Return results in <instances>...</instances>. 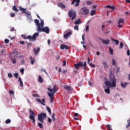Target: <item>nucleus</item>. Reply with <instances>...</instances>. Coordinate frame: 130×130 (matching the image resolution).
<instances>
[{
    "label": "nucleus",
    "mask_w": 130,
    "mask_h": 130,
    "mask_svg": "<svg viewBox=\"0 0 130 130\" xmlns=\"http://www.w3.org/2000/svg\"><path fill=\"white\" fill-rule=\"evenodd\" d=\"M39 82L40 83H43V79L41 77V76H39Z\"/></svg>",
    "instance_id": "72a5a7b5"
},
{
    "label": "nucleus",
    "mask_w": 130,
    "mask_h": 130,
    "mask_svg": "<svg viewBox=\"0 0 130 130\" xmlns=\"http://www.w3.org/2000/svg\"><path fill=\"white\" fill-rule=\"evenodd\" d=\"M121 86L122 88H125L126 87V86H127V83H126V82H124V83H121Z\"/></svg>",
    "instance_id": "393cba45"
},
{
    "label": "nucleus",
    "mask_w": 130,
    "mask_h": 130,
    "mask_svg": "<svg viewBox=\"0 0 130 130\" xmlns=\"http://www.w3.org/2000/svg\"><path fill=\"white\" fill-rule=\"evenodd\" d=\"M126 3L127 4H130V1L129 0H125Z\"/></svg>",
    "instance_id": "774afa93"
},
{
    "label": "nucleus",
    "mask_w": 130,
    "mask_h": 130,
    "mask_svg": "<svg viewBox=\"0 0 130 130\" xmlns=\"http://www.w3.org/2000/svg\"><path fill=\"white\" fill-rule=\"evenodd\" d=\"M100 40L102 41V43L106 44V45H108V44L110 43V40L109 39L103 40L102 39H100Z\"/></svg>",
    "instance_id": "ddd939ff"
},
{
    "label": "nucleus",
    "mask_w": 130,
    "mask_h": 130,
    "mask_svg": "<svg viewBox=\"0 0 130 130\" xmlns=\"http://www.w3.org/2000/svg\"><path fill=\"white\" fill-rule=\"evenodd\" d=\"M27 47H29V46H31L32 45V44L31 43H27Z\"/></svg>",
    "instance_id": "4d7b16f0"
},
{
    "label": "nucleus",
    "mask_w": 130,
    "mask_h": 130,
    "mask_svg": "<svg viewBox=\"0 0 130 130\" xmlns=\"http://www.w3.org/2000/svg\"><path fill=\"white\" fill-rule=\"evenodd\" d=\"M29 119L30 120L32 121V123L34 124H35V121H36V120L35 119V116H36V115L35 113H34V112L32 111L31 109L29 110Z\"/></svg>",
    "instance_id": "423d86ee"
},
{
    "label": "nucleus",
    "mask_w": 130,
    "mask_h": 130,
    "mask_svg": "<svg viewBox=\"0 0 130 130\" xmlns=\"http://www.w3.org/2000/svg\"><path fill=\"white\" fill-rule=\"evenodd\" d=\"M109 50H110V53L111 54V55H113V50L111 49V47L109 48Z\"/></svg>",
    "instance_id": "ea45409f"
},
{
    "label": "nucleus",
    "mask_w": 130,
    "mask_h": 130,
    "mask_svg": "<svg viewBox=\"0 0 130 130\" xmlns=\"http://www.w3.org/2000/svg\"><path fill=\"white\" fill-rule=\"evenodd\" d=\"M39 51H40V48H39V47H37V50H36V49H34V52L35 53V55H37V53H38V52H39Z\"/></svg>",
    "instance_id": "6ab92c4d"
},
{
    "label": "nucleus",
    "mask_w": 130,
    "mask_h": 130,
    "mask_svg": "<svg viewBox=\"0 0 130 130\" xmlns=\"http://www.w3.org/2000/svg\"><path fill=\"white\" fill-rule=\"evenodd\" d=\"M123 48V42H120V45H119V49H122Z\"/></svg>",
    "instance_id": "4c0bfd02"
},
{
    "label": "nucleus",
    "mask_w": 130,
    "mask_h": 130,
    "mask_svg": "<svg viewBox=\"0 0 130 130\" xmlns=\"http://www.w3.org/2000/svg\"><path fill=\"white\" fill-rule=\"evenodd\" d=\"M105 84L108 87H111V88H115V87H116V79L115 77L111 78L110 81L106 80Z\"/></svg>",
    "instance_id": "f03ea898"
},
{
    "label": "nucleus",
    "mask_w": 130,
    "mask_h": 130,
    "mask_svg": "<svg viewBox=\"0 0 130 130\" xmlns=\"http://www.w3.org/2000/svg\"><path fill=\"white\" fill-rule=\"evenodd\" d=\"M25 71V70L24 69H21L20 70V73H21V74H24V71Z\"/></svg>",
    "instance_id": "6e6d98bb"
},
{
    "label": "nucleus",
    "mask_w": 130,
    "mask_h": 130,
    "mask_svg": "<svg viewBox=\"0 0 130 130\" xmlns=\"http://www.w3.org/2000/svg\"><path fill=\"white\" fill-rule=\"evenodd\" d=\"M96 14V11L92 10L90 13V16H94Z\"/></svg>",
    "instance_id": "e433bc0d"
},
{
    "label": "nucleus",
    "mask_w": 130,
    "mask_h": 130,
    "mask_svg": "<svg viewBox=\"0 0 130 130\" xmlns=\"http://www.w3.org/2000/svg\"><path fill=\"white\" fill-rule=\"evenodd\" d=\"M19 10L20 11H21L22 13L24 14H25L27 12H26V9L25 8H22V7H19Z\"/></svg>",
    "instance_id": "a878e982"
},
{
    "label": "nucleus",
    "mask_w": 130,
    "mask_h": 130,
    "mask_svg": "<svg viewBox=\"0 0 130 130\" xmlns=\"http://www.w3.org/2000/svg\"><path fill=\"white\" fill-rule=\"evenodd\" d=\"M66 64H67V61H63V67H66Z\"/></svg>",
    "instance_id": "13d9d810"
},
{
    "label": "nucleus",
    "mask_w": 130,
    "mask_h": 130,
    "mask_svg": "<svg viewBox=\"0 0 130 130\" xmlns=\"http://www.w3.org/2000/svg\"><path fill=\"white\" fill-rule=\"evenodd\" d=\"M113 66H115L116 64V62H115V59H113Z\"/></svg>",
    "instance_id": "8fccbe9b"
},
{
    "label": "nucleus",
    "mask_w": 130,
    "mask_h": 130,
    "mask_svg": "<svg viewBox=\"0 0 130 130\" xmlns=\"http://www.w3.org/2000/svg\"><path fill=\"white\" fill-rule=\"evenodd\" d=\"M38 32H45L47 34H48L50 31L49 28L48 27L46 26L45 27H39V29H37Z\"/></svg>",
    "instance_id": "6e6552de"
},
{
    "label": "nucleus",
    "mask_w": 130,
    "mask_h": 130,
    "mask_svg": "<svg viewBox=\"0 0 130 130\" xmlns=\"http://www.w3.org/2000/svg\"><path fill=\"white\" fill-rule=\"evenodd\" d=\"M9 94H11L12 95H14V91H13V90H10V92H9Z\"/></svg>",
    "instance_id": "864d4df0"
},
{
    "label": "nucleus",
    "mask_w": 130,
    "mask_h": 130,
    "mask_svg": "<svg viewBox=\"0 0 130 130\" xmlns=\"http://www.w3.org/2000/svg\"><path fill=\"white\" fill-rule=\"evenodd\" d=\"M47 111L49 112V113H50V114H51V110H50V108H49V107H47Z\"/></svg>",
    "instance_id": "a19ab883"
},
{
    "label": "nucleus",
    "mask_w": 130,
    "mask_h": 130,
    "mask_svg": "<svg viewBox=\"0 0 130 130\" xmlns=\"http://www.w3.org/2000/svg\"><path fill=\"white\" fill-rule=\"evenodd\" d=\"M18 82L20 83V87H23L24 85L23 84V81L21 80V77H19Z\"/></svg>",
    "instance_id": "b1692460"
},
{
    "label": "nucleus",
    "mask_w": 130,
    "mask_h": 130,
    "mask_svg": "<svg viewBox=\"0 0 130 130\" xmlns=\"http://www.w3.org/2000/svg\"><path fill=\"white\" fill-rule=\"evenodd\" d=\"M12 9L13 11L16 12V13H17V12L19 11V9H17V7H16V6H13Z\"/></svg>",
    "instance_id": "c756f323"
},
{
    "label": "nucleus",
    "mask_w": 130,
    "mask_h": 130,
    "mask_svg": "<svg viewBox=\"0 0 130 130\" xmlns=\"http://www.w3.org/2000/svg\"><path fill=\"white\" fill-rule=\"evenodd\" d=\"M71 35H72V32L69 31V32H67V34L64 35L63 38H64V39H68V38L69 37H70V36H71Z\"/></svg>",
    "instance_id": "2eb2a0df"
},
{
    "label": "nucleus",
    "mask_w": 130,
    "mask_h": 130,
    "mask_svg": "<svg viewBox=\"0 0 130 130\" xmlns=\"http://www.w3.org/2000/svg\"><path fill=\"white\" fill-rule=\"evenodd\" d=\"M127 122L128 124L126 126V128H128L130 126V119L127 120Z\"/></svg>",
    "instance_id": "2f4dec72"
},
{
    "label": "nucleus",
    "mask_w": 130,
    "mask_h": 130,
    "mask_svg": "<svg viewBox=\"0 0 130 130\" xmlns=\"http://www.w3.org/2000/svg\"><path fill=\"white\" fill-rule=\"evenodd\" d=\"M105 92L107 93V94H110V89H109V88H106L105 89Z\"/></svg>",
    "instance_id": "f704fd0d"
},
{
    "label": "nucleus",
    "mask_w": 130,
    "mask_h": 130,
    "mask_svg": "<svg viewBox=\"0 0 130 130\" xmlns=\"http://www.w3.org/2000/svg\"><path fill=\"white\" fill-rule=\"evenodd\" d=\"M80 67H83L84 71L87 70V62L85 61L84 63L83 62H78L77 63L74 64V67L76 70H79L80 69Z\"/></svg>",
    "instance_id": "20e7f679"
},
{
    "label": "nucleus",
    "mask_w": 130,
    "mask_h": 130,
    "mask_svg": "<svg viewBox=\"0 0 130 130\" xmlns=\"http://www.w3.org/2000/svg\"><path fill=\"white\" fill-rule=\"evenodd\" d=\"M32 96L33 97H39V94H36V93H34V94H32Z\"/></svg>",
    "instance_id": "49530a36"
},
{
    "label": "nucleus",
    "mask_w": 130,
    "mask_h": 130,
    "mask_svg": "<svg viewBox=\"0 0 130 130\" xmlns=\"http://www.w3.org/2000/svg\"><path fill=\"white\" fill-rule=\"evenodd\" d=\"M111 39L112 41H114V42H115L116 45H118V44H119V41L114 39L112 38H111Z\"/></svg>",
    "instance_id": "4be33fe9"
},
{
    "label": "nucleus",
    "mask_w": 130,
    "mask_h": 130,
    "mask_svg": "<svg viewBox=\"0 0 130 130\" xmlns=\"http://www.w3.org/2000/svg\"><path fill=\"white\" fill-rule=\"evenodd\" d=\"M81 11H82V15H88L89 14V10L86 7H83L81 8Z\"/></svg>",
    "instance_id": "1a4fd4ad"
},
{
    "label": "nucleus",
    "mask_w": 130,
    "mask_h": 130,
    "mask_svg": "<svg viewBox=\"0 0 130 130\" xmlns=\"http://www.w3.org/2000/svg\"><path fill=\"white\" fill-rule=\"evenodd\" d=\"M10 16L11 17H12V18H14V17H15V13H12L10 14Z\"/></svg>",
    "instance_id": "603ef678"
},
{
    "label": "nucleus",
    "mask_w": 130,
    "mask_h": 130,
    "mask_svg": "<svg viewBox=\"0 0 130 130\" xmlns=\"http://www.w3.org/2000/svg\"><path fill=\"white\" fill-rule=\"evenodd\" d=\"M24 63H25V61H24V60H21V64H24Z\"/></svg>",
    "instance_id": "e2e57ef3"
},
{
    "label": "nucleus",
    "mask_w": 130,
    "mask_h": 130,
    "mask_svg": "<svg viewBox=\"0 0 130 130\" xmlns=\"http://www.w3.org/2000/svg\"><path fill=\"white\" fill-rule=\"evenodd\" d=\"M14 76L15 78H16V79H18V76H19V74L18 73H14Z\"/></svg>",
    "instance_id": "37998d69"
},
{
    "label": "nucleus",
    "mask_w": 130,
    "mask_h": 130,
    "mask_svg": "<svg viewBox=\"0 0 130 130\" xmlns=\"http://www.w3.org/2000/svg\"><path fill=\"white\" fill-rule=\"evenodd\" d=\"M14 30H15V28H14V27H12V28L10 29L11 32H13V31H14Z\"/></svg>",
    "instance_id": "338daca9"
},
{
    "label": "nucleus",
    "mask_w": 130,
    "mask_h": 130,
    "mask_svg": "<svg viewBox=\"0 0 130 130\" xmlns=\"http://www.w3.org/2000/svg\"><path fill=\"white\" fill-rule=\"evenodd\" d=\"M12 55H14L16 57H20V53L18 51L15 50L12 52Z\"/></svg>",
    "instance_id": "4468645a"
},
{
    "label": "nucleus",
    "mask_w": 130,
    "mask_h": 130,
    "mask_svg": "<svg viewBox=\"0 0 130 130\" xmlns=\"http://www.w3.org/2000/svg\"><path fill=\"white\" fill-rule=\"evenodd\" d=\"M48 120L49 123H51L52 120H51V119H50V118H48Z\"/></svg>",
    "instance_id": "680f3d73"
},
{
    "label": "nucleus",
    "mask_w": 130,
    "mask_h": 130,
    "mask_svg": "<svg viewBox=\"0 0 130 130\" xmlns=\"http://www.w3.org/2000/svg\"><path fill=\"white\" fill-rule=\"evenodd\" d=\"M30 62L31 64H33L35 61H36V59L35 58H32V56L30 57Z\"/></svg>",
    "instance_id": "aec40b11"
},
{
    "label": "nucleus",
    "mask_w": 130,
    "mask_h": 130,
    "mask_svg": "<svg viewBox=\"0 0 130 130\" xmlns=\"http://www.w3.org/2000/svg\"><path fill=\"white\" fill-rule=\"evenodd\" d=\"M68 15L71 18L72 21H74L77 18V13L75 10H71L69 11Z\"/></svg>",
    "instance_id": "39448f33"
},
{
    "label": "nucleus",
    "mask_w": 130,
    "mask_h": 130,
    "mask_svg": "<svg viewBox=\"0 0 130 130\" xmlns=\"http://www.w3.org/2000/svg\"><path fill=\"white\" fill-rule=\"evenodd\" d=\"M58 7L61 8V9H66V5L62 3H59L58 4Z\"/></svg>",
    "instance_id": "412c9836"
},
{
    "label": "nucleus",
    "mask_w": 130,
    "mask_h": 130,
    "mask_svg": "<svg viewBox=\"0 0 130 130\" xmlns=\"http://www.w3.org/2000/svg\"><path fill=\"white\" fill-rule=\"evenodd\" d=\"M6 124H9V123H10V122H11V119H7L6 120Z\"/></svg>",
    "instance_id": "79ce46f5"
},
{
    "label": "nucleus",
    "mask_w": 130,
    "mask_h": 130,
    "mask_svg": "<svg viewBox=\"0 0 130 130\" xmlns=\"http://www.w3.org/2000/svg\"><path fill=\"white\" fill-rule=\"evenodd\" d=\"M127 55H128V56L130 55L129 50H127Z\"/></svg>",
    "instance_id": "0e129e2a"
},
{
    "label": "nucleus",
    "mask_w": 130,
    "mask_h": 130,
    "mask_svg": "<svg viewBox=\"0 0 130 130\" xmlns=\"http://www.w3.org/2000/svg\"><path fill=\"white\" fill-rule=\"evenodd\" d=\"M102 64L104 67V69H107L108 68V64L106 61L102 62Z\"/></svg>",
    "instance_id": "5701e85b"
},
{
    "label": "nucleus",
    "mask_w": 130,
    "mask_h": 130,
    "mask_svg": "<svg viewBox=\"0 0 130 130\" xmlns=\"http://www.w3.org/2000/svg\"><path fill=\"white\" fill-rule=\"evenodd\" d=\"M37 36H39V33L38 32H35L32 36H26L24 35H21V37H22L24 39H29L30 41L36 40V39H37Z\"/></svg>",
    "instance_id": "7ed1b4c3"
},
{
    "label": "nucleus",
    "mask_w": 130,
    "mask_h": 130,
    "mask_svg": "<svg viewBox=\"0 0 130 130\" xmlns=\"http://www.w3.org/2000/svg\"><path fill=\"white\" fill-rule=\"evenodd\" d=\"M47 90L50 92V93L48 92V95L50 98V102L51 103H53V96H54V94L56 93L57 91V89H56V86L53 85V88L51 87V85H49L47 88Z\"/></svg>",
    "instance_id": "f257e3e1"
},
{
    "label": "nucleus",
    "mask_w": 130,
    "mask_h": 130,
    "mask_svg": "<svg viewBox=\"0 0 130 130\" xmlns=\"http://www.w3.org/2000/svg\"><path fill=\"white\" fill-rule=\"evenodd\" d=\"M38 125L40 128H43V125L42 124V123H38Z\"/></svg>",
    "instance_id": "58836bf2"
},
{
    "label": "nucleus",
    "mask_w": 130,
    "mask_h": 130,
    "mask_svg": "<svg viewBox=\"0 0 130 130\" xmlns=\"http://www.w3.org/2000/svg\"><path fill=\"white\" fill-rule=\"evenodd\" d=\"M69 49V46L67 45H61L60 49Z\"/></svg>",
    "instance_id": "a211bd4d"
},
{
    "label": "nucleus",
    "mask_w": 130,
    "mask_h": 130,
    "mask_svg": "<svg viewBox=\"0 0 130 130\" xmlns=\"http://www.w3.org/2000/svg\"><path fill=\"white\" fill-rule=\"evenodd\" d=\"M11 59L14 64H15V63H17V60H16V58H13L11 57Z\"/></svg>",
    "instance_id": "bb28decb"
},
{
    "label": "nucleus",
    "mask_w": 130,
    "mask_h": 130,
    "mask_svg": "<svg viewBox=\"0 0 130 130\" xmlns=\"http://www.w3.org/2000/svg\"><path fill=\"white\" fill-rule=\"evenodd\" d=\"M82 40L83 41H85V36L84 35H82Z\"/></svg>",
    "instance_id": "69168bd1"
},
{
    "label": "nucleus",
    "mask_w": 130,
    "mask_h": 130,
    "mask_svg": "<svg viewBox=\"0 0 130 130\" xmlns=\"http://www.w3.org/2000/svg\"><path fill=\"white\" fill-rule=\"evenodd\" d=\"M52 120L53 121H55V120H56V119L55 118V114H54V113H53L52 114Z\"/></svg>",
    "instance_id": "c85d7f7f"
},
{
    "label": "nucleus",
    "mask_w": 130,
    "mask_h": 130,
    "mask_svg": "<svg viewBox=\"0 0 130 130\" xmlns=\"http://www.w3.org/2000/svg\"><path fill=\"white\" fill-rule=\"evenodd\" d=\"M8 76L9 78H13V74L12 73H8Z\"/></svg>",
    "instance_id": "c03bdc74"
},
{
    "label": "nucleus",
    "mask_w": 130,
    "mask_h": 130,
    "mask_svg": "<svg viewBox=\"0 0 130 130\" xmlns=\"http://www.w3.org/2000/svg\"><path fill=\"white\" fill-rule=\"evenodd\" d=\"M85 31H86V32H88L89 31V25L87 26Z\"/></svg>",
    "instance_id": "bf43d9fd"
},
{
    "label": "nucleus",
    "mask_w": 130,
    "mask_h": 130,
    "mask_svg": "<svg viewBox=\"0 0 130 130\" xmlns=\"http://www.w3.org/2000/svg\"><path fill=\"white\" fill-rule=\"evenodd\" d=\"M64 89L68 90V92L69 93V94H72V93H73V89L70 86H69L68 85L64 86Z\"/></svg>",
    "instance_id": "9d476101"
},
{
    "label": "nucleus",
    "mask_w": 130,
    "mask_h": 130,
    "mask_svg": "<svg viewBox=\"0 0 130 130\" xmlns=\"http://www.w3.org/2000/svg\"><path fill=\"white\" fill-rule=\"evenodd\" d=\"M20 44L24 45V44H25V42H24V41H20Z\"/></svg>",
    "instance_id": "052dcab7"
},
{
    "label": "nucleus",
    "mask_w": 130,
    "mask_h": 130,
    "mask_svg": "<svg viewBox=\"0 0 130 130\" xmlns=\"http://www.w3.org/2000/svg\"><path fill=\"white\" fill-rule=\"evenodd\" d=\"M34 22L36 25V26H37L38 27V29H39V28H40V23H39V20H38V19H35Z\"/></svg>",
    "instance_id": "f3484780"
},
{
    "label": "nucleus",
    "mask_w": 130,
    "mask_h": 130,
    "mask_svg": "<svg viewBox=\"0 0 130 130\" xmlns=\"http://www.w3.org/2000/svg\"><path fill=\"white\" fill-rule=\"evenodd\" d=\"M36 101L38 102H39L40 103H41V104H42V105H45V104H44V103H45V100L44 99H43L42 100V101H41V100L39 99H36Z\"/></svg>",
    "instance_id": "dca6fc26"
},
{
    "label": "nucleus",
    "mask_w": 130,
    "mask_h": 130,
    "mask_svg": "<svg viewBox=\"0 0 130 130\" xmlns=\"http://www.w3.org/2000/svg\"><path fill=\"white\" fill-rule=\"evenodd\" d=\"M9 42H10V41L8 39H5V43H6V44H8V43H9Z\"/></svg>",
    "instance_id": "09e8293b"
},
{
    "label": "nucleus",
    "mask_w": 130,
    "mask_h": 130,
    "mask_svg": "<svg viewBox=\"0 0 130 130\" xmlns=\"http://www.w3.org/2000/svg\"><path fill=\"white\" fill-rule=\"evenodd\" d=\"M81 19H78L77 20H76L75 22V25H78V24H81Z\"/></svg>",
    "instance_id": "cd10ccee"
},
{
    "label": "nucleus",
    "mask_w": 130,
    "mask_h": 130,
    "mask_svg": "<svg viewBox=\"0 0 130 130\" xmlns=\"http://www.w3.org/2000/svg\"><path fill=\"white\" fill-rule=\"evenodd\" d=\"M89 66H91V68H95V65L92 64V63H89Z\"/></svg>",
    "instance_id": "5fc2aeb1"
},
{
    "label": "nucleus",
    "mask_w": 130,
    "mask_h": 130,
    "mask_svg": "<svg viewBox=\"0 0 130 130\" xmlns=\"http://www.w3.org/2000/svg\"><path fill=\"white\" fill-rule=\"evenodd\" d=\"M92 4H93V3L91 1H87V5H92Z\"/></svg>",
    "instance_id": "3c124183"
},
{
    "label": "nucleus",
    "mask_w": 130,
    "mask_h": 130,
    "mask_svg": "<svg viewBox=\"0 0 130 130\" xmlns=\"http://www.w3.org/2000/svg\"><path fill=\"white\" fill-rule=\"evenodd\" d=\"M38 120L40 122L43 123L44 122L43 120L46 118V114L44 113H41V114H39L38 115Z\"/></svg>",
    "instance_id": "0eeeda50"
},
{
    "label": "nucleus",
    "mask_w": 130,
    "mask_h": 130,
    "mask_svg": "<svg viewBox=\"0 0 130 130\" xmlns=\"http://www.w3.org/2000/svg\"><path fill=\"white\" fill-rule=\"evenodd\" d=\"M106 8H108L109 9H111L112 10L115 9V7H114V6H110V5H108V6H106Z\"/></svg>",
    "instance_id": "7c9ffc66"
},
{
    "label": "nucleus",
    "mask_w": 130,
    "mask_h": 130,
    "mask_svg": "<svg viewBox=\"0 0 130 130\" xmlns=\"http://www.w3.org/2000/svg\"><path fill=\"white\" fill-rule=\"evenodd\" d=\"M25 14L26 15L27 18H31V14H30L29 12H26Z\"/></svg>",
    "instance_id": "c9c22d12"
},
{
    "label": "nucleus",
    "mask_w": 130,
    "mask_h": 130,
    "mask_svg": "<svg viewBox=\"0 0 130 130\" xmlns=\"http://www.w3.org/2000/svg\"><path fill=\"white\" fill-rule=\"evenodd\" d=\"M107 128H108V129H109V130H112V129L111 128V126H110V125L107 124Z\"/></svg>",
    "instance_id": "a18cd8bd"
},
{
    "label": "nucleus",
    "mask_w": 130,
    "mask_h": 130,
    "mask_svg": "<svg viewBox=\"0 0 130 130\" xmlns=\"http://www.w3.org/2000/svg\"><path fill=\"white\" fill-rule=\"evenodd\" d=\"M40 21H41L40 27H42V28L43 26H44V21H43V20L42 19H41Z\"/></svg>",
    "instance_id": "473e14b6"
},
{
    "label": "nucleus",
    "mask_w": 130,
    "mask_h": 130,
    "mask_svg": "<svg viewBox=\"0 0 130 130\" xmlns=\"http://www.w3.org/2000/svg\"><path fill=\"white\" fill-rule=\"evenodd\" d=\"M71 5H75V7H79L80 5V0H73L71 3Z\"/></svg>",
    "instance_id": "f8f14e48"
},
{
    "label": "nucleus",
    "mask_w": 130,
    "mask_h": 130,
    "mask_svg": "<svg viewBox=\"0 0 130 130\" xmlns=\"http://www.w3.org/2000/svg\"><path fill=\"white\" fill-rule=\"evenodd\" d=\"M74 30H79V26L78 25H76L74 26Z\"/></svg>",
    "instance_id": "de8ad7c7"
},
{
    "label": "nucleus",
    "mask_w": 130,
    "mask_h": 130,
    "mask_svg": "<svg viewBox=\"0 0 130 130\" xmlns=\"http://www.w3.org/2000/svg\"><path fill=\"white\" fill-rule=\"evenodd\" d=\"M124 22V20L122 19L121 18L118 21V27L119 28H122V24H123Z\"/></svg>",
    "instance_id": "9b49d317"
}]
</instances>
